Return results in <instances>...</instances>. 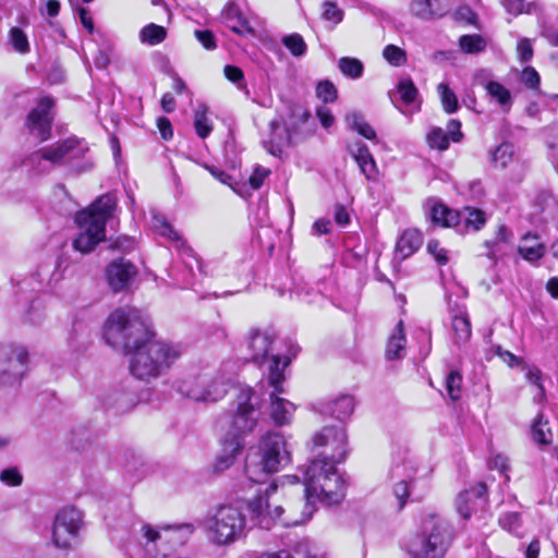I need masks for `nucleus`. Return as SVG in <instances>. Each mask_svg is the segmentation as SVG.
Masks as SVG:
<instances>
[{"label": "nucleus", "mask_w": 558, "mask_h": 558, "mask_svg": "<svg viewBox=\"0 0 558 558\" xmlns=\"http://www.w3.org/2000/svg\"><path fill=\"white\" fill-rule=\"evenodd\" d=\"M150 324L136 308H118L107 318L104 339L114 349L132 354L131 374L141 380L159 377L182 352L179 345L156 341Z\"/></svg>", "instance_id": "nucleus-1"}, {"label": "nucleus", "mask_w": 558, "mask_h": 558, "mask_svg": "<svg viewBox=\"0 0 558 558\" xmlns=\"http://www.w3.org/2000/svg\"><path fill=\"white\" fill-rule=\"evenodd\" d=\"M303 484L306 513L302 521L312 517L315 500L331 506L340 504L345 496V483L336 464L318 457L304 470Z\"/></svg>", "instance_id": "nucleus-2"}, {"label": "nucleus", "mask_w": 558, "mask_h": 558, "mask_svg": "<svg viewBox=\"0 0 558 558\" xmlns=\"http://www.w3.org/2000/svg\"><path fill=\"white\" fill-rule=\"evenodd\" d=\"M116 204V197L107 193L99 196L88 208L76 214L75 221L82 230L73 240L75 251L87 254L106 239V225Z\"/></svg>", "instance_id": "nucleus-3"}, {"label": "nucleus", "mask_w": 558, "mask_h": 558, "mask_svg": "<svg viewBox=\"0 0 558 558\" xmlns=\"http://www.w3.org/2000/svg\"><path fill=\"white\" fill-rule=\"evenodd\" d=\"M452 541V527L442 518L429 514L422 521L421 530L407 544L411 558H444Z\"/></svg>", "instance_id": "nucleus-4"}, {"label": "nucleus", "mask_w": 558, "mask_h": 558, "mask_svg": "<svg viewBox=\"0 0 558 558\" xmlns=\"http://www.w3.org/2000/svg\"><path fill=\"white\" fill-rule=\"evenodd\" d=\"M290 460L283 436L278 433H268L262 439L258 453L247 457L246 476L251 482L262 483L268 474L279 472Z\"/></svg>", "instance_id": "nucleus-5"}, {"label": "nucleus", "mask_w": 558, "mask_h": 558, "mask_svg": "<svg viewBox=\"0 0 558 558\" xmlns=\"http://www.w3.org/2000/svg\"><path fill=\"white\" fill-rule=\"evenodd\" d=\"M245 515L233 505H222L206 518L204 526L208 539L218 546L230 545L244 535Z\"/></svg>", "instance_id": "nucleus-6"}, {"label": "nucleus", "mask_w": 558, "mask_h": 558, "mask_svg": "<svg viewBox=\"0 0 558 558\" xmlns=\"http://www.w3.org/2000/svg\"><path fill=\"white\" fill-rule=\"evenodd\" d=\"M289 362L290 361L286 359L284 363H282L279 356H272L271 364L268 366L267 380L268 385L274 388L269 396V415L276 426L289 425L295 411V407L292 402L279 397L280 393H283L281 386L284 379L283 369Z\"/></svg>", "instance_id": "nucleus-7"}, {"label": "nucleus", "mask_w": 558, "mask_h": 558, "mask_svg": "<svg viewBox=\"0 0 558 558\" xmlns=\"http://www.w3.org/2000/svg\"><path fill=\"white\" fill-rule=\"evenodd\" d=\"M254 391L252 388H241L233 402L231 414L228 417L230 435L234 441L248 433H252L257 425L259 410L253 402Z\"/></svg>", "instance_id": "nucleus-8"}, {"label": "nucleus", "mask_w": 558, "mask_h": 558, "mask_svg": "<svg viewBox=\"0 0 558 558\" xmlns=\"http://www.w3.org/2000/svg\"><path fill=\"white\" fill-rule=\"evenodd\" d=\"M312 442L318 458L337 464L347 457L348 436L343 427L326 426L313 436Z\"/></svg>", "instance_id": "nucleus-9"}, {"label": "nucleus", "mask_w": 558, "mask_h": 558, "mask_svg": "<svg viewBox=\"0 0 558 558\" xmlns=\"http://www.w3.org/2000/svg\"><path fill=\"white\" fill-rule=\"evenodd\" d=\"M86 150L87 148L78 140L68 138L33 153L29 161L38 167L43 161H48L52 166H60L83 157Z\"/></svg>", "instance_id": "nucleus-10"}, {"label": "nucleus", "mask_w": 558, "mask_h": 558, "mask_svg": "<svg viewBox=\"0 0 558 558\" xmlns=\"http://www.w3.org/2000/svg\"><path fill=\"white\" fill-rule=\"evenodd\" d=\"M278 485L276 482L269 484L263 494H258L254 499L247 504V509L251 515V521L254 525L264 530H270L276 520H280L283 513L281 506L275 505L271 509L270 498L277 492Z\"/></svg>", "instance_id": "nucleus-11"}, {"label": "nucleus", "mask_w": 558, "mask_h": 558, "mask_svg": "<svg viewBox=\"0 0 558 558\" xmlns=\"http://www.w3.org/2000/svg\"><path fill=\"white\" fill-rule=\"evenodd\" d=\"M28 352L23 347L0 348V384H20L27 371Z\"/></svg>", "instance_id": "nucleus-12"}, {"label": "nucleus", "mask_w": 558, "mask_h": 558, "mask_svg": "<svg viewBox=\"0 0 558 558\" xmlns=\"http://www.w3.org/2000/svg\"><path fill=\"white\" fill-rule=\"evenodd\" d=\"M83 524V518L76 508L61 510L54 520L52 539L57 547L69 548L75 541Z\"/></svg>", "instance_id": "nucleus-13"}, {"label": "nucleus", "mask_w": 558, "mask_h": 558, "mask_svg": "<svg viewBox=\"0 0 558 558\" xmlns=\"http://www.w3.org/2000/svg\"><path fill=\"white\" fill-rule=\"evenodd\" d=\"M53 107L54 101L51 97H41L26 117L27 130L40 141H46L50 136L54 118Z\"/></svg>", "instance_id": "nucleus-14"}, {"label": "nucleus", "mask_w": 558, "mask_h": 558, "mask_svg": "<svg viewBox=\"0 0 558 558\" xmlns=\"http://www.w3.org/2000/svg\"><path fill=\"white\" fill-rule=\"evenodd\" d=\"M233 364H227L223 369L209 375L210 381L205 386L206 390H187V393L194 401L216 402L227 395L233 384Z\"/></svg>", "instance_id": "nucleus-15"}, {"label": "nucleus", "mask_w": 558, "mask_h": 558, "mask_svg": "<svg viewBox=\"0 0 558 558\" xmlns=\"http://www.w3.org/2000/svg\"><path fill=\"white\" fill-rule=\"evenodd\" d=\"M294 124L284 126L283 120L276 119L269 122V135L263 140V147L272 156L282 158L284 149L292 146L298 141L293 134Z\"/></svg>", "instance_id": "nucleus-16"}, {"label": "nucleus", "mask_w": 558, "mask_h": 558, "mask_svg": "<svg viewBox=\"0 0 558 558\" xmlns=\"http://www.w3.org/2000/svg\"><path fill=\"white\" fill-rule=\"evenodd\" d=\"M416 468L411 460L404 459L402 462H393L390 470V477L397 480L392 487V493L398 500L399 509H402L410 497V484Z\"/></svg>", "instance_id": "nucleus-17"}, {"label": "nucleus", "mask_w": 558, "mask_h": 558, "mask_svg": "<svg viewBox=\"0 0 558 558\" xmlns=\"http://www.w3.org/2000/svg\"><path fill=\"white\" fill-rule=\"evenodd\" d=\"M137 274V267L124 258L112 260L106 269L108 284L114 292L129 289Z\"/></svg>", "instance_id": "nucleus-18"}, {"label": "nucleus", "mask_w": 558, "mask_h": 558, "mask_svg": "<svg viewBox=\"0 0 558 558\" xmlns=\"http://www.w3.org/2000/svg\"><path fill=\"white\" fill-rule=\"evenodd\" d=\"M274 341L275 336L271 332L252 330L247 342V347L251 350V360L258 364L269 362L270 365L272 356L281 357L279 354H272L269 357V352L272 349ZM281 362L284 363V361Z\"/></svg>", "instance_id": "nucleus-19"}, {"label": "nucleus", "mask_w": 558, "mask_h": 558, "mask_svg": "<svg viewBox=\"0 0 558 558\" xmlns=\"http://www.w3.org/2000/svg\"><path fill=\"white\" fill-rule=\"evenodd\" d=\"M453 3V0H413L410 11L422 20L439 19L452 9Z\"/></svg>", "instance_id": "nucleus-20"}, {"label": "nucleus", "mask_w": 558, "mask_h": 558, "mask_svg": "<svg viewBox=\"0 0 558 558\" xmlns=\"http://www.w3.org/2000/svg\"><path fill=\"white\" fill-rule=\"evenodd\" d=\"M151 228L157 235L169 241L178 250H183L187 255H193V250L186 245L181 234L173 228V226L166 219L162 214H153Z\"/></svg>", "instance_id": "nucleus-21"}, {"label": "nucleus", "mask_w": 558, "mask_h": 558, "mask_svg": "<svg viewBox=\"0 0 558 558\" xmlns=\"http://www.w3.org/2000/svg\"><path fill=\"white\" fill-rule=\"evenodd\" d=\"M426 207L428 209V216L435 225L447 228L460 226L461 214L449 208L439 199L428 198Z\"/></svg>", "instance_id": "nucleus-22"}, {"label": "nucleus", "mask_w": 558, "mask_h": 558, "mask_svg": "<svg viewBox=\"0 0 558 558\" xmlns=\"http://www.w3.org/2000/svg\"><path fill=\"white\" fill-rule=\"evenodd\" d=\"M69 267V260L63 255H59L52 263L46 262L38 266L36 276L40 283H46L48 287H56L63 280L65 270Z\"/></svg>", "instance_id": "nucleus-23"}, {"label": "nucleus", "mask_w": 558, "mask_h": 558, "mask_svg": "<svg viewBox=\"0 0 558 558\" xmlns=\"http://www.w3.org/2000/svg\"><path fill=\"white\" fill-rule=\"evenodd\" d=\"M348 150L366 179H375L377 175L376 162L367 145L361 141H355L348 144Z\"/></svg>", "instance_id": "nucleus-24"}, {"label": "nucleus", "mask_w": 558, "mask_h": 558, "mask_svg": "<svg viewBox=\"0 0 558 558\" xmlns=\"http://www.w3.org/2000/svg\"><path fill=\"white\" fill-rule=\"evenodd\" d=\"M355 402L352 396L343 395L322 405L320 412L339 421H345L354 411Z\"/></svg>", "instance_id": "nucleus-25"}, {"label": "nucleus", "mask_w": 558, "mask_h": 558, "mask_svg": "<svg viewBox=\"0 0 558 558\" xmlns=\"http://www.w3.org/2000/svg\"><path fill=\"white\" fill-rule=\"evenodd\" d=\"M284 114H279V120H283L284 126H289V124H294L295 129L293 130V134L299 137L301 133V126L307 122L311 117L310 111L301 104L287 101L286 102Z\"/></svg>", "instance_id": "nucleus-26"}, {"label": "nucleus", "mask_w": 558, "mask_h": 558, "mask_svg": "<svg viewBox=\"0 0 558 558\" xmlns=\"http://www.w3.org/2000/svg\"><path fill=\"white\" fill-rule=\"evenodd\" d=\"M487 488L483 483H477L470 489L461 492L456 499V507L459 514L463 519H469L472 513L471 502L473 498H483L486 495Z\"/></svg>", "instance_id": "nucleus-27"}, {"label": "nucleus", "mask_w": 558, "mask_h": 558, "mask_svg": "<svg viewBox=\"0 0 558 558\" xmlns=\"http://www.w3.org/2000/svg\"><path fill=\"white\" fill-rule=\"evenodd\" d=\"M460 226L456 227L459 232L478 231L486 223V215L483 210L466 206L461 211Z\"/></svg>", "instance_id": "nucleus-28"}, {"label": "nucleus", "mask_w": 558, "mask_h": 558, "mask_svg": "<svg viewBox=\"0 0 558 558\" xmlns=\"http://www.w3.org/2000/svg\"><path fill=\"white\" fill-rule=\"evenodd\" d=\"M422 235L416 230H405L396 244V253L401 259L414 254L422 245Z\"/></svg>", "instance_id": "nucleus-29"}, {"label": "nucleus", "mask_w": 558, "mask_h": 558, "mask_svg": "<svg viewBox=\"0 0 558 558\" xmlns=\"http://www.w3.org/2000/svg\"><path fill=\"white\" fill-rule=\"evenodd\" d=\"M397 92L403 105L412 107L411 112L420 111L421 101L418 99V89L410 77H402L397 84Z\"/></svg>", "instance_id": "nucleus-30"}, {"label": "nucleus", "mask_w": 558, "mask_h": 558, "mask_svg": "<svg viewBox=\"0 0 558 558\" xmlns=\"http://www.w3.org/2000/svg\"><path fill=\"white\" fill-rule=\"evenodd\" d=\"M405 332L402 320L397 324L393 333L389 337L386 356L388 360L401 359L405 350Z\"/></svg>", "instance_id": "nucleus-31"}, {"label": "nucleus", "mask_w": 558, "mask_h": 558, "mask_svg": "<svg viewBox=\"0 0 558 558\" xmlns=\"http://www.w3.org/2000/svg\"><path fill=\"white\" fill-rule=\"evenodd\" d=\"M484 88L505 112L511 109L512 96L506 86L496 81H488L485 83Z\"/></svg>", "instance_id": "nucleus-32"}, {"label": "nucleus", "mask_w": 558, "mask_h": 558, "mask_svg": "<svg viewBox=\"0 0 558 558\" xmlns=\"http://www.w3.org/2000/svg\"><path fill=\"white\" fill-rule=\"evenodd\" d=\"M345 124L352 131H355L361 136L367 140H376L375 130L365 121L362 113L352 111L347 113L344 118Z\"/></svg>", "instance_id": "nucleus-33"}, {"label": "nucleus", "mask_w": 558, "mask_h": 558, "mask_svg": "<svg viewBox=\"0 0 558 558\" xmlns=\"http://www.w3.org/2000/svg\"><path fill=\"white\" fill-rule=\"evenodd\" d=\"M513 145L505 142L497 146L490 154V163L495 168L505 169L513 160Z\"/></svg>", "instance_id": "nucleus-34"}, {"label": "nucleus", "mask_w": 558, "mask_h": 558, "mask_svg": "<svg viewBox=\"0 0 558 558\" xmlns=\"http://www.w3.org/2000/svg\"><path fill=\"white\" fill-rule=\"evenodd\" d=\"M167 37V31L163 26L149 23L140 32V39L143 44L156 46L162 43Z\"/></svg>", "instance_id": "nucleus-35"}, {"label": "nucleus", "mask_w": 558, "mask_h": 558, "mask_svg": "<svg viewBox=\"0 0 558 558\" xmlns=\"http://www.w3.org/2000/svg\"><path fill=\"white\" fill-rule=\"evenodd\" d=\"M452 330L456 336V343L465 342L470 339L472 329L469 316L461 312L452 317Z\"/></svg>", "instance_id": "nucleus-36"}, {"label": "nucleus", "mask_w": 558, "mask_h": 558, "mask_svg": "<svg viewBox=\"0 0 558 558\" xmlns=\"http://www.w3.org/2000/svg\"><path fill=\"white\" fill-rule=\"evenodd\" d=\"M531 433L533 440L539 445H549L553 441L548 421L543 420V414H539L532 424Z\"/></svg>", "instance_id": "nucleus-37"}, {"label": "nucleus", "mask_w": 558, "mask_h": 558, "mask_svg": "<svg viewBox=\"0 0 558 558\" xmlns=\"http://www.w3.org/2000/svg\"><path fill=\"white\" fill-rule=\"evenodd\" d=\"M194 128L201 138H206L213 131V123L207 117V108L199 106L194 112Z\"/></svg>", "instance_id": "nucleus-38"}, {"label": "nucleus", "mask_w": 558, "mask_h": 558, "mask_svg": "<svg viewBox=\"0 0 558 558\" xmlns=\"http://www.w3.org/2000/svg\"><path fill=\"white\" fill-rule=\"evenodd\" d=\"M338 68L341 73L353 80L360 78L363 74V63L355 58L342 57L338 61Z\"/></svg>", "instance_id": "nucleus-39"}, {"label": "nucleus", "mask_w": 558, "mask_h": 558, "mask_svg": "<svg viewBox=\"0 0 558 558\" xmlns=\"http://www.w3.org/2000/svg\"><path fill=\"white\" fill-rule=\"evenodd\" d=\"M210 378L208 374H201L195 377H189L183 379L179 385V391L182 396L192 399V397L187 393V390H206V385L209 384Z\"/></svg>", "instance_id": "nucleus-40"}, {"label": "nucleus", "mask_w": 558, "mask_h": 558, "mask_svg": "<svg viewBox=\"0 0 558 558\" xmlns=\"http://www.w3.org/2000/svg\"><path fill=\"white\" fill-rule=\"evenodd\" d=\"M281 41L282 45L290 51V53L293 57H303L307 51L306 43L304 41L303 37L298 33L283 36Z\"/></svg>", "instance_id": "nucleus-41"}, {"label": "nucleus", "mask_w": 558, "mask_h": 558, "mask_svg": "<svg viewBox=\"0 0 558 558\" xmlns=\"http://www.w3.org/2000/svg\"><path fill=\"white\" fill-rule=\"evenodd\" d=\"M459 46L465 53H477L486 48V40L478 34L463 35L459 39Z\"/></svg>", "instance_id": "nucleus-42"}, {"label": "nucleus", "mask_w": 558, "mask_h": 558, "mask_svg": "<svg viewBox=\"0 0 558 558\" xmlns=\"http://www.w3.org/2000/svg\"><path fill=\"white\" fill-rule=\"evenodd\" d=\"M512 239V232L504 225L498 227L496 232V239L494 241H486L485 245L488 247L487 256L490 259L496 260L498 257V243H508Z\"/></svg>", "instance_id": "nucleus-43"}, {"label": "nucleus", "mask_w": 558, "mask_h": 558, "mask_svg": "<svg viewBox=\"0 0 558 558\" xmlns=\"http://www.w3.org/2000/svg\"><path fill=\"white\" fill-rule=\"evenodd\" d=\"M442 108L446 113H453L459 109V102L453 90L449 88V86L445 83H440L437 87Z\"/></svg>", "instance_id": "nucleus-44"}, {"label": "nucleus", "mask_w": 558, "mask_h": 558, "mask_svg": "<svg viewBox=\"0 0 558 558\" xmlns=\"http://www.w3.org/2000/svg\"><path fill=\"white\" fill-rule=\"evenodd\" d=\"M500 527L511 534L520 536L522 519L519 512H505L498 519Z\"/></svg>", "instance_id": "nucleus-45"}, {"label": "nucleus", "mask_w": 558, "mask_h": 558, "mask_svg": "<svg viewBox=\"0 0 558 558\" xmlns=\"http://www.w3.org/2000/svg\"><path fill=\"white\" fill-rule=\"evenodd\" d=\"M426 140L430 148L446 150L449 147V137L441 128L435 126L430 129Z\"/></svg>", "instance_id": "nucleus-46"}, {"label": "nucleus", "mask_w": 558, "mask_h": 558, "mask_svg": "<svg viewBox=\"0 0 558 558\" xmlns=\"http://www.w3.org/2000/svg\"><path fill=\"white\" fill-rule=\"evenodd\" d=\"M462 376L458 371H451L446 377V390L449 397L456 401L461 398Z\"/></svg>", "instance_id": "nucleus-47"}, {"label": "nucleus", "mask_w": 558, "mask_h": 558, "mask_svg": "<svg viewBox=\"0 0 558 558\" xmlns=\"http://www.w3.org/2000/svg\"><path fill=\"white\" fill-rule=\"evenodd\" d=\"M518 252L525 260L536 262L545 255L546 247L539 242L533 245L522 244L519 246Z\"/></svg>", "instance_id": "nucleus-48"}, {"label": "nucleus", "mask_w": 558, "mask_h": 558, "mask_svg": "<svg viewBox=\"0 0 558 558\" xmlns=\"http://www.w3.org/2000/svg\"><path fill=\"white\" fill-rule=\"evenodd\" d=\"M383 56L393 66H400L407 61L405 51L395 45L386 46Z\"/></svg>", "instance_id": "nucleus-49"}, {"label": "nucleus", "mask_w": 558, "mask_h": 558, "mask_svg": "<svg viewBox=\"0 0 558 558\" xmlns=\"http://www.w3.org/2000/svg\"><path fill=\"white\" fill-rule=\"evenodd\" d=\"M10 41L17 52L26 53L29 51L27 36L22 29L12 27L10 31Z\"/></svg>", "instance_id": "nucleus-50"}, {"label": "nucleus", "mask_w": 558, "mask_h": 558, "mask_svg": "<svg viewBox=\"0 0 558 558\" xmlns=\"http://www.w3.org/2000/svg\"><path fill=\"white\" fill-rule=\"evenodd\" d=\"M316 95L325 104L333 102L337 97V88L330 81H322L317 84Z\"/></svg>", "instance_id": "nucleus-51"}, {"label": "nucleus", "mask_w": 558, "mask_h": 558, "mask_svg": "<svg viewBox=\"0 0 558 558\" xmlns=\"http://www.w3.org/2000/svg\"><path fill=\"white\" fill-rule=\"evenodd\" d=\"M0 481L7 486H20L23 482V475L16 466H11L1 471Z\"/></svg>", "instance_id": "nucleus-52"}, {"label": "nucleus", "mask_w": 558, "mask_h": 558, "mask_svg": "<svg viewBox=\"0 0 558 558\" xmlns=\"http://www.w3.org/2000/svg\"><path fill=\"white\" fill-rule=\"evenodd\" d=\"M323 17L326 21H331L335 24H338L343 19V11L335 3L330 1H325L323 3Z\"/></svg>", "instance_id": "nucleus-53"}, {"label": "nucleus", "mask_w": 558, "mask_h": 558, "mask_svg": "<svg viewBox=\"0 0 558 558\" xmlns=\"http://www.w3.org/2000/svg\"><path fill=\"white\" fill-rule=\"evenodd\" d=\"M196 39L206 50H214L217 48L215 35L209 29H196L194 32Z\"/></svg>", "instance_id": "nucleus-54"}, {"label": "nucleus", "mask_w": 558, "mask_h": 558, "mask_svg": "<svg viewBox=\"0 0 558 558\" xmlns=\"http://www.w3.org/2000/svg\"><path fill=\"white\" fill-rule=\"evenodd\" d=\"M231 454L218 458L215 463V471H223L233 463L234 454L241 450L242 445L240 444V441H234L231 444Z\"/></svg>", "instance_id": "nucleus-55"}, {"label": "nucleus", "mask_w": 558, "mask_h": 558, "mask_svg": "<svg viewBox=\"0 0 558 558\" xmlns=\"http://www.w3.org/2000/svg\"><path fill=\"white\" fill-rule=\"evenodd\" d=\"M225 76L230 82L238 85L239 88H242L245 86L244 83V73L243 71L235 66V65H226L223 69Z\"/></svg>", "instance_id": "nucleus-56"}, {"label": "nucleus", "mask_w": 558, "mask_h": 558, "mask_svg": "<svg viewBox=\"0 0 558 558\" xmlns=\"http://www.w3.org/2000/svg\"><path fill=\"white\" fill-rule=\"evenodd\" d=\"M427 251L435 257L439 265H445L448 262L447 252L440 246L437 240H430L427 243Z\"/></svg>", "instance_id": "nucleus-57"}, {"label": "nucleus", "mask_w": 558, "mask_h": 558, "mask_svg": "<svg viewBox=\"0 0 558 558\" xmlns=\"http://www.w3.org/2000/svg\"><path fill=\"white\" fill-rule=\"evenodd\" d=\"M492 351L498 355L510 367L517 366L521 363V359L508 350H504L499 344H492Z\"/></svg>", "instance_id": "nucleus-58"}, {"label": "nucleus", "mask_w": 558, "mask_h": 558, "mask_svg": "<svg viewBox=\"0 0 558 558\" xmlns=\"http://www.w3.org/2000/svg\"><path fill=\"white\" fill-rule=\"evenodd\" d=\"M539 75L536 70L532 66H527L523 70L522 82L527 88H536L539 85Z\"/></svg>", "instance_id": "nucleus-59"}, {"label": "nucleus", "mask_w": 558, "mask_h": 558, "mask_svg": "<svg viewBox=\"0 0 558 558\" xmlns=\"http://www.w3.org/2000/svg\"><path fill=\"white\" fill-rule=\"evenodd\" d=\"M517 51L522 62H527L533 57V47L527 38H522L517 45Z\"/></svg>", "instance_id": "nucleus-60"}, {"label": "nucleus", "mask_w": 558, "mask_h": 558, "mask_svg": "<svg viewBox=\"0 0 558 558\" xmlns=\"http://www.w3.org/2000/svg\"><path fill=\"white\" fill-rule=\"evenodd\" d=\"M165 533H179V542L183 543V538L187 535H191L194 532V527L192 524L185 523L181 525H167L161 527Z\"/></svg>", "instance_id": "nucleus-61"}, {"label": "nucleus", "mask_w": 558, "mask_h": 558, "mask_svg": "<svg viewBox=\"0 0 558 558\" xmlns=\"http://www.w3.org/2000/svg\"><path fill=\"white\" fill-rule=\"evenodd\" d=\"M270 171L266 168L257 167L253 174L250 177L248 182L252 189L258 190L264 180L269 175Z\"/></svg>", "instance_id": "nucleus-62"}, {"label": "nucleus", "mask_w": 558, "mask_h": 558, "mask_svg": "<svg viewBox=\"0 0 558 558\" xmlns=\"http://www.w3.org/2000/svg\"><path fill=\"white\" fill-rule=\"evenodd\" d=\"M207 169L215 179L234 190L235 182L232 175L216 167H207Z\"/></svg>", "instance_id": "nucleus-63"}, {"label": "nucleus", "mask_w": 558, "mask_h": 558, "mask_svg": "<svg viewBox=\"0 0 558 558\" xmlns=\"http://www.w3.org/2000/svg\"><path fill=\"white\" fill-rule=\"evenodd\" d=\"M447 135L449 140L454 143H458L462 140L463 134L461 132V122L456 119H451L447 124Z\"/></svg>", "instance_id": "nucleus-64"}]
</instances>
